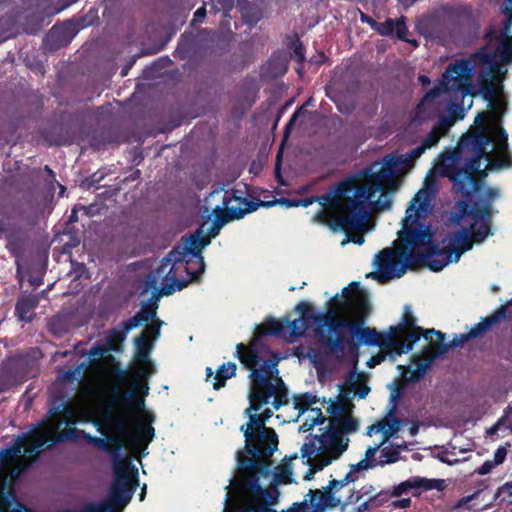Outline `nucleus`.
<instances>
[{
  "label": "nucleus",
  "instance_id": "47",
  "mask_svg": "<svg viewBox=\"0 0 512 512\" xmlns=\"http://www.w3.org/2000/svg\"><path fill=\"white\" fill-rule=\"evenodd\" d=\"M65 190V188L63 186H61V193H63Z\"/></svg>",
  "mask_w": 512,
  "mask_h": 512
},
{
  "label": "nucleus",
  "instance_id": "48",
  "mask_svg": "<svg viewBox=\"0 0 512 512\" xmlns=\"http://www.w3.org/2000/svg\"><path fill=\"white\" fill-rule=\"evenodd\" d=\"M510 303H512V298H511V301H510Z\"/></svg>",
  "mask_w": 512,
  "mask_h": 512
},
{
  "label": "nucleus",
  "instance_id": "11",
  "mask_svg": "<svg viewBox=\"0 0 512 512\" xmlns=\"http://www.w3.org/2000/svg\"><path fill=\"white\" fill-rule=\"evenodd\" d=\"M356 465L341 480H332L324 491L315 490L313 493L321 501L326 510L335 508L342 504H356L360 502L363 496H354L352 483L357 479L355 471H358Z\"/></svg>",
  "mask_w": 512,
  "mask_h": 512
},
{
  "label": "nucleus",
  "instance_id": "32",
  "mask_svg": "<svg viewBox=\"0 0 512 512\" xmlns=\"http://www.w3.org/2000/svg\"><path fill=\"white\" fill-rule=\"evenodd\" d=\"M394 33H396L399 38L404 39L406 26L402 20L394 21Z\"/></svg>",
  "mask_w": 512,
  "mask_h": 512
},
{
  "label": "nucleus",
  "instance_id": "8",
  "mask_svg": "<svg viewBox=\"0 0 512 512\" xmlns=\"http://www.w3.org/2000/svg\"><path fill=\"white\" fill-rule=\"evenodd\" d=\"M223 223L222 221L220 224H213L212 229L210 226L208 227V222L203 223L195 234L190 235L169 253L173 258V264L180 266L177 267V272L183 273V276L187 278V283L197 279L204 271L205 265L201 250L210 243L211 237L217 235Z\"/></svg>",
  "mask_w": 512,
  "mask_h": 512
},
{
  "label": "nucleus",
  "instance_id": "42",
  "mask_svg": "<svg viewBox=\"0 0 512 512\" xmlns=\"http://www.w3.org/2000/svg\"><path fill=\"white\" fill-rule=\"evenodd\" d=\"M410 435L415 436L418 433V426L412 425L409 429Z\"/></svg>",
  "mask_w": 512,
  "mask_h": 512
},
{
  "label": "nucleus",
  "instance_id": "7",
  "mask_svg": "<svg viewBox=\"0 0 512 512\" xmlns=\"http://www.w3.org/2000/svg\"><path fill=\"white\" fill-rule=\"evenodd\" d=\"M234 486L233 495L226 494L224 512H270L278 498V490L274 486L263 489L256 475H247L237 482H231L226 489Z\"/></svg>",
  "mask_w": 512,
  "mask_h": 512
},
{
  "label": "nucleus",
  "instance_id": "33",
  "mask_svg": "<svg viewBox=\"0 0 512 512\" xmlns=\"http://www.w3.org/2000/svg\"><path fill=\"white\" fill-rule=\"evenodd\" d=\"M348 242L361 245L364 242V238L361 235H348L347 238L342 241V246L346 245Z\"/></svg>",
  "mask_w": 512,
  "mask_h": 512
},
{
  "label": "nucleus",
  "instance_id": "44",
  "mask_svg": "<svg viewBox=\"0 0 512 512\" xmlns=\"http://www.w3.org/2000/svg\"><path fill=\"white\" fill-rule=\"evenodd\" d=\"M507 488L509 490L510 495L512 496V483L511 484H507Z\"/></svg>",
  "mask_w": 512,
  "mask_h": 512
},
{
  "label": "nucleus",
  "instance_id": "19",
  "mask_svg": "<svg viewBox=\"0 0 512 512\" xmlns=\"http://www.w3.org/2000/svg\"><path fill=\"white\" fill-rule=\"evenodd\" d=\"M236 372V364L228 362L223 364L216 375L213 377V387L214 389H220L224 386L225 381L235 375Z\"/></svg>",
  "mask_w": 512,
  "mask_h": 512
},
{
  "label": "nucleus",
  "instance_id": "4",
  "mask_svg": "<svg viewBox=\"0 0 512 512\" xmlns=\"http://www.w3.org/2000/svg\"><path fill=\"white\" fill-rule=\"evenodd\" d=\"M370 391L365 376L352 372L345 385L334 398H330L326 411L329 414L331 434L315 436L308 439L301 448L302 457L307 459L309 469L304 475L305 480L312 479L314 473L338 459L347 449L349 439L343 433H352L358 429V421L352 411L354 398L363 399Z\"/></svg>",
  "mask_w": 512,
  "mask_h": 512
},
{
  "label": "nucleus",
  "instance_id": "15",
  "mask_svg": "<svg viewBox=\"0 0 512 512\" xmlns=\"http://www.w3.org/2000/svg\"><path fill=\"white\" fill-rule=\"evenodd\" d=\"M162 324V321H156L154 324L147 326L141 336L135 340L138 358L139 361L142 362V367L140 368L139 373L143 377L150 373V370L146 369V366L148 365V363H146V358L152 348L153 342L160 334V326Z\"/></svg>",
  "mask_w": 512,
  "mask_h": 512
},
{
  "label": "nucleus",
  "instance_id": "25",
  "mask_svg": "<svg viewBox=\"0 0 512 512\" xmlns=\"http://www.w3.org/2000/svg\"><path fill=\"white\" fill-rule=\"evenodd\" d=\"M156 304L150 305L146 308H143L138 315L135 317L136 323L135 326L138 325L140 322H147L149 320H152L156 316Z\"/></svg>",
  "mask_w": 512,
  "mask_h": 512
},
{
  "label": "nucleus",
  "instance_id": "10",
  "mask_svg": "<svg viewBox=\"0 0 512 512\" xmlns=\"http://www.w3.org/2000/svg\"><path fill=\"white\" fill-rule=\"evenodd\" d=\"M343 296L344 301L336 302L330 311L333 314L331 326L335 331L352 327L353 322L362 321L370 312L367 294L356 284L344 289Z\"/></svg>",
  "mask_w": 512,
  "mask_h": 512
},
{
  "label": "nucleus",
  "instance_id": "21",
  "mask_svg": "<svg viewBox=\"0 0 512 512\" xmlns=\"http://www.w3.org/2000/svg\"><path fill=\"white\" fill-rule=\"evenodd\" d=\"M496 319L494 318H486L482 322L476 324L467 334L460 335V342L463 343L471 338H476L481 336L485 331H487L494 323Z\"/></svg>",
  "mask_w": 512,
  "mask_h": 512
},
{
  "label": "nucleus",
  "instance_id": "16",
  "mask_svg": "<svg viewBox=\"0 0 512 512\" xmlns=\"http://www.w3.org/2000/svg\"><path fill=\"white\" fill-rule=\"evenodd\" d=\"M401 429V422L393 415L388 414L367 428V435H381V444H385Z\"/></svg>",
  "mask_w": 512,
  "mask_h": 512
},
{
  "label": "nucleus",
  "instance_id": "45",
  "mask_svg": "<svg viewBox=\"0 0 512 512\" xmlns=\"http://www.w3.org/2000/svg\"><path fill=\"white\" fill-rule=\"evenodd\" d=\"M420 80H421L422 83L428 82V80H427V78L425 76H421Z\"/></svg>",
  "mask_w": 512,
  "mask_h": 512
},
{
  "label": "nucleus",
  "instance_id": "36",
  "mask_svg": "<svg viewBox=\"0 0 512 512\" xmlns=\"http://www.w3.org/2000/svg\"><path fill=\"white\" fill-rule=\"evenodd\" d=\"M440 92H441V89H440V88H438V89L433 90V91H432V92H430V93H427L426 97L424 98V100H423V101H422V103L418 106V108H417V109L420 111V110L423 108V106L425 105V103H426L427 101H429V99H431V98L435 97V96H436L437 94H439Z\"/></svg>",
  "mask_w": 512,
  "mask_h": 512
},
{
  "label": "nucleus",
  "instance_id": "17",
  "mask_svg": "<svg viewBox=\"0 0 512 512\" xmlns=\"http://www.w3.org/2000/svg\"><path fill=\"white\" fill-rule=\"evenodd\" d=\"M313 403L312 400H308L307 396H301L295 400V408L299 410V415H306V422L300 426V430L306 432L310 430L315 424L322 422V413L318 408H310Z\"/></svg>",
  "mask_w": 512,
  "mask_h": 512
},
{
  "label": "nucleus",
  "instance_id": "28",
  "mask_svg": "<svg viewBox=\"0 0 512 512\" xmlns=\"http://www.w3.org/2000/svg\"><path fill=\"white\" fill-rule=\"evenodd\" d=\"M377 31L381 34L388 35L394 33V21L387 20L386 22L379 24Z\"/></svg>",
  "mask_w": 512,
  "mask_h": 512
},
{
  "label": "nucleus",
  "instance_id": "2",
  "mask_svg": "<svg viewBox=\"0 0 512 512\" xmlns=\"http://www.w3.org/2000/svg\"><path fill=\"white\" fill-rule=\"evenodd\" d=\"M455 123L451 118H441L422 144L406 155H389L371 164L357 179L340 184L336 189L317 198L319 210L312 222L333 231L349 230L358 217L365 220L369 212L385 211L392 206V194L400 185L402 167L419 158L435 146Z\"/></svg>",
  "mask_w": 512,
  "mask_h": 512
},
{
  "label": "nucleus",
  "instance_id": "12",
  "mask_svg": "<svg viewBox=\"0 0 512 512\" xmlns=\"http://www.w3.org/2000/svg\"><path fill=\"white\" fill-rule=\"evenodd\" d=\"M177 267L173 264V258L169 254L162 260L157 271L150 276L146 291L150 287L160 296L170 295L184 288L187 285V278L183 276V273L177 272Z\"/></svg>",
  "mask_w": 512,
  "mask_h": 512
},
{
  "label": "nucleus",
  "instance_id": "6",
  "mask_svg": "<svg viewBox=\"0 0 512 512\" xmlns=\"http://www.w3.org/2000/svg\"><path fill=\"white\" fill-rule=\"evenodd\" d=\"M512 24V14H509V21L506 23L502 33L499 45L493 55V63L500 60L503 63L512 61V35L510 34V26ZM492 65V60L486 53H479L472 59L460 61L450 66L443 74V89L445 91H460L462 95L473 96L476 91L471 84L472 71L477 67L486 70Z\"/></svg>",
  "mask_w": 512,
  "mask_h": 512
},
{
  "label": "nucleus",
  "instance_id": "20",
  "mask_svg": "<svg viewBox=\"0 0 512 512\" xmlns=\"http://www.w3.org/2000/svg\"><path fill=\"white\" fill-rule=\"evenodd\" d=\"M293 469L291 459L284 460L274 470L273 480L278 484H287L292 482Z\"/></svg>",
  "mask_w": 512,
  "mask_h": 512
},
{
  "label": "nucleus",
  "instance_id": "18",
  "mask_svg": "<svg viewBox=\"0 0 512 512\" xmlns=\"http://www.w3.org/2000/svg\"><path fill=\"white\" fill-rule=\"evenodd\" d=\"M418 488H422L424 490H431L433 488H437V484L435 480L422 477H414L406 481H403L399 485L394 487L391 492V495L398 497L409 490Z\"/></svg>",
  "mask_w": 512,
  "mask_h": 512
},
{
  "label": "nucleus",
  "instance_id": "29",
  "mask_svg": "<svg viewBox=\"0 0 512 512\" xmlns=\"http://www.w3.org/2000/svg\"><path fill=\"white\" fill-rule=\"evenodd\" d=\"M314 202L313 198L305 199L303 201H292V200H282L281 203L286 207H296V206H308Z\"/></svg>",
  "mask_w": 512,
  "mask_h": 512
},
{
  "label": "nucleus",
  "instance_id": "14",
  "mask_svg": "<svg viewBox=\"0 0 512 512\" xmlns=\"http://www.w3.org/2000/svg\"><path fill=\"white\" fill-rule=\"evenodd\" d=\"M312 309L309 302H300L296 306V311L300 317L293 321L289 320H271L266 323L263 333L289 334L290 336H299L303 334L309 326V317L307 313Z\"/></svg>",
  "mask_w": 512,
  "mask_h": 512
},
{
  "label": "nucleus",
  "instance_id": "35",
  "mask_svg": "<svg viewBox=\"0 0 512 512\" xmlns=\"http://www.w3.org/2000/svg\"><path fill=\"white\" fill-rule=\"evenodd\" d=\"M410 504H411L410 498L400 499V500L394 501L392 503L394 508H407L410 506Z\"/></svg>",
  "mask_w": 512,
  "mask_h": 512
},
{
  "label": "nucleus",
  "instance_id": "30",
  "mask_svg": "<svg viewBox=\"0 0 512 512\" xmlns=\"http://www.w3.org/2000/svg\"><path fill=\"white\" fill-rule=\"evenodd\" d=\"M507 450L505 447H499L494 453V460H492L497 466L502 464L506 458Z\"/></svg>",
  "mask_w": 512,
  "mask_h": 512
},
{
  "label": "nucleus",
  "instance_id": "22",
  "mask_svg": "<svg viewBox=\"0 0 512 512\" xmlns=\"http://www.w3.org/2000/svg\"><path fill=\"white\" fill-rule=\"evenodd\" d=\"M36 306V300L34 298H23L21 299L16 307L19 318L22 321H29L31 319V313Z\"/></svg>",
  "mask_w": 512,
  "mask_h": 512
},
{
  "label": "nucleus",
  "instance_id": "31",
  "mask_svg": "<svg viewBox=\"0 0 512 512\" xmlns=\"http://www.w3.org/2000/svg\"><path fill=\"white\" fill-rule=\"evenodd\" d=\"M495 466H497L492 460H487L483 463L482 466H480L476 472L479 475H486L488 474Z\"/></svg>",
  "mask_w": 512,
  "mask_h": 512
},
{
  "label": "nucleus",
  "instance_id": "9",
  "mask_svg": "<svg viewBox=\"0 0 512 512\" xmlns=\"http://www.w3.org/2000/svg\"><path fill=\"white\" fill-rule=\"evenodd\" d=\"M422 330L412 324L398 325L390 328L386 334H379L370 328L359 331V340L367 345H378L383 352H395L401 355L412 349L413 343L419 340Z\"/></svg>",
  "mask_w": 512,
  "mask_h": 512
},
{
  "label": "nucleus",
  "instance_id": "39",
  "mask_svg": "<svg viewBox=\"0 0 512 512\" xmlns=\"http://www.w3.org/2000/svg\"><path fill=\"white\" fill-rule=\"evenodd\" d=\"M305 113H306L305 106H302L301 108L298 109L297 112L294 113L293 117L290 120L289 125H293L296 122L297 118L303 116Z\"/></svg>",
  "mask_w": 512,
  "mask_h": 512
},
{
  "label": "nucleus",
  "instance_id": "46",
  "mask_svg": "<svg viewBox=\"0 0 512 512\" xmlns=\"http://www.w3.org/2000/svg\"><path fill=\"white\" fill-rule=\"evenodd\" d=\"M144 496H145V492H144V490H142V492L140 494V501H142L144 499Z\"/></svg>",
  "mask_w": 512,
  "mask_h": 512
},
{
  "label": "nucleus",
  "instance_id": "24",
  "mask_svg": "<svg viewBox=\"0 0 512 512\" xmlns=\"http://www.w3.org/2000/svg\"><path fill=\"white\" fill-rule=\"evenodd\" d=\"M224 211H227L232 217L240 218L242 217L248 210H241L239 212L236 211V207L233 205V201L229 199L228 201L224 200V206L222 208H215L213 212L215 214L223 213Z\"/></svg>",
  "mask_w": 512,
  "mask_h": 512
},
{
  "label": "nucleus",
  "instance_id": "1",
  "mask_svg": "<svg viewBox=\"0 0 512 512\" xmlns=\"http://www.w3.org/2000/svg\"><path fill=\"white\" fill-rule=\"evenodd\" d=\"M431 209L430 192L420 189L411 200L398 232L396 248H386L374 258V270L368 273L379 283L402 276L412 260H423L433 271H440L472 247L475 226L482 221L479 212L469 210L464 202L457 203L447 225L448 233L436 249L430 248L432 233L423 222Z\"/></svg>",
  "mask_w": 512,
  "mask_h": 512
},
{
  "label": "nucleus",
  "instance_id": "23",
  "mask_svg": "<svg viewBox=\"0 0 512 512\" xmlns=\"http://www.w3.org/2000/svg\"><path fill=\"white\" fill-rule=\"evenodd\" d=\"M424 337L426 340L430 339L431 341V347H430V354L432 356H436L440 353L444 352V349L442 348L439 341L442 340L443 336L440 332H435L434 330L426 331L424 334Z\"/></svg>",
  "mask_w": 512,
  "mask_h": 512
},
{
  "label": "nucleus",
  "instance_id": "37",
  "mask_svg": "<svg viewBox=\"0 0 512 512\" xmlns=\"http://www.w3.org/2000/svg\"><path fill=\"white\" fill-rule=\"evenodd\" d=\"M415 366V369L413 370V373L414 374H423L427 368V364L425 365H422V363H415L411 366H409V371L413 369V367Z\"/></svg>",
  "mask_w": 512,
  "mask_h": 512
},
{
  "label": "nucleus",
  "instance_id": "38",
  "mask_svg": "<svg viewBox=\"0 0 512 512\" xmlns=\"http://www.w3.org/2000/svg\"><path fill=\"white\" fill-rule=\"evenodd\" d=\"M372 500V496H369L367 497L366 499H364L363 501H361L359 503V505L357 507H355L354 509L357 511V512H363V511H366L368 509V503L369 501Z\"/></svg>",
  "mask_w": 512,
  "mask_h": 512
},
{
  "label": "nucleus",
  "instance_id": "34",
  "mask_svg": "<svg viewBox=\"0 0 512 512\" xmlns=\"http://www.w3.org/2000/svg\"><path fill=\"white\" fill-rule=\"evenodd\" d=\"M206 15V9L204 6L198 8L194 13L193 23H201Z\"/></svg>",
  "mask_w": 512,
  "mask_h": 512
},
{
  "label": "nucleus",
  "instance_id": "40",
  "mask_svg": "<svg viewBox=\"0 0 512 512\" xmlns=\"http://www.w3.org/2000/svg\"><path fill=\"white\" fill-rule=\"evenodd\" d=\"M360 227H361V231L363 232H367L369 230H372L373 229V224L370 223V221L368 220H365L364 223H361L360 224Z\"/></svg>",
  "mask_w": 512,
  "mask_h": 512
},
{
  "label": "nucleus",
  "instance_id": "43",
  "mask_svg": "<svg viewBox=\"0 0 512 512\" xmlns=\"http://www.w3.org/2000/svg\"><path fill=\"white\" fill-rule=\"evenodd\" d=\"M213 372L211 368H207V377L210 378L212 376Z\"/></svg>",
  "mask_w": 512,
  "mask_h": 512
},
{
  "label": "nucleus",
  "instance_id": "27",
  "mask_svg": "<svg viewBox=\"0 0 512 512\" xmlns=\"http://www.w3.org/2000/svg\"><path fill=\"white\" fill-rule=\"evenodd\" d=\"M377 31L381 34L388 35L394 33V21L387 20L386 22L379 24Z\"/></svg>",
  "mask_w": 512,
  "mask_h": 512
},
{
  "label": "nucleus",
  "instance_id": "3",
  "mask_svg": "<svg viewBox=\"0 0 512 512\" xmlns=\"http://www.w3.org/2000/svg\"><path fill=\"white\" fill-rule=\"evenodd\" d=\"M498 85L494 87V99L489 97L491 110L479 114L474 125L464 135L455 151L441 155L432 173L447 176L454 183L455 190L468 194L475 184L474 175L485 176L492 168L511 166L507 151V135L499 124V117L504 112L505 103L498 96Z\"/></svg>",
  "mask_w": 512,
  "mask_h": 512
},
{
  "label": "nucleus",
  "instance_id": "5",
  "mask_svg": "<svg viewBox=\"0 0 512 512\" xmlns=\"http://www.w3.org/2000/svg\"><path fill=\"white\" fill-rule=\"evenodd\" d=\"M237 354L241 363L251 370L249 375L251 379L249 402L250 405L245 413L249 417L247 427H241L246 438V447L251 452L250 441L254 434L260 433L257 449L265 455H271L278 445V438L274 430L264 426L265 420L260 415L253 414L263 404H267L269 399L276 393L277 385L280 383L278 377V358L268 348L256 350L253 346L244 347L243 344L237 345Z\"/></svg>",
  "mask_w": 512,
  "mask_h": 512
},
{
  "label": "nucleus",
  "instance_id": "13",
  "mask_svg": "<svg viewBox=\"0 0 512 512\" xmlns=\"http://www.w3.org/2000/svg\"><path fill=\"white\" fill-rule=\"evenodd\" d=\"M408 449L405 442L394 445L376 444L373 447H369L365 453V459L361 460L357 465V469H368L374 466H384L387 464H393L400 460V454L402 451Z\"/></svg>",
  "mask_w": 512,
  "mask_h": 512
},
{
  "label": "nucleus",
  "instance_id": "41",
  "mask_svg": "<svg viewBox=\"0 0 512 512\" xmlns=\"http://www.w3.org/2000/svg\"><path fill=\"white\" fill-rule=\"evenodd\" d=\"M272 415V411L270 409H266L260 416L266 421Z\"/></svg>",
  "mask_w": 512,
  "mask_h": 512
},
{
  "label": "nucleus",
  "instance_id": "26",
  "mask_svg": "<svg viewBox=\"0 0 512 512\" xmlns=\"http://www.w3.org/2000/svg\"><path fill=\"white\" fill-rule=\"evenodd\" d=\"M387 355H396L395 352H383L382 349L380 350V353L377 354L376 356H373L371 357L368 361H367V365L370 367V368H373L374 366H376L377 364L381 363L385 357Z\"/></svg>",
  "mask_w": 512,
  "mask_h": 512
}]
</instances>
